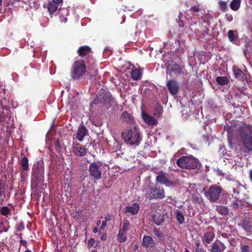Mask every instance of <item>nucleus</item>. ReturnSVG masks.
Here are the masks:
<instances>
[{"instance_id":"1","label":"nucleus","mask_w":252,"mask_h":252,"mask_svg":"<svg viewBox=\"0 0 252 252\" xmlns=\"http://www.w3.org/2000/svg\"><path fill=\"white\" fill-rule=\"evenodd\" d=\"M244 147L248 151H252V127L243 124L239 130Z\"/></svg>"},{"instance_id":"2","label":"nucleus","mask_w":252,"mask_h":252,"mask_svg":"<svg viewBox=\"0 0 252 252\" xmlns=\"http://www.w3.org/2000/svg\"><path fill=\"white\" fill-rule=\"evenodd\" d=\"M122 136L125 142L130 145H137L141 140L140 133L135 127L122 132Z\"/></svg>"},{"instance_id":"3","label":"nucleus","mask_w":252,"mask_h":252,"mask_svg":"<svg viewBox=\"0 0 252 252\" xmlns=\"http://www.w3.org/2000/svg\"><path fill=\"white\" fill-rule=\"evenodd\" d=\"M86 72V65L82 60L74 62L71 67V76L74 79H77L82 76Z\"/></svg>"},{"instance_id":"4","label":"nucleus","mask_w":252,"mask_h":252,"mask_svg":"<svg viewBox=\"0 0 252 252\" xmlns=\"http://www.w3.org/2000/svg\"><path fill=\"white\" fill-rule=\"evenodd\" d=\"M177 164L183 168L194 169L197 166L198 161L191 157L183 156L178 159Z\"/></svg>"},{"instance_id":"5","label":"nucleus","mask_w":252,"mask_h":252,"mask_svg":"<svg viewBox=\"0 0 252 252\" xmlns=\"http://www.w3.org/2000/svg\"><path fill=\"white\" fill-rule=\"evenodd\" d=\"M222 188L217 185H213L210 187L205 191L206 197L211 202L218 200L222 193Z\"/></svg>"},{"instance_id":"6","label":"nucleus","mask_w":252,"mask_h":252,"mask_svg":"<svg viewBox=\"0 0 252 252\" xmlns=\"http://www.w3.org/2000/svg\"><path fill=\"white\" fill-rule=\"evenodd\" d=\"M44 163L42 160L34 164L32 168V177L37 181L42 182L44 179Z\"/></svg>"},{"instance_id":"7","label":"nucleus","mask_w":252,"mask_h":252,"mask_svg":"<svg viewBox=\"0 0 252 252\" xmlns=\"http://www.w3.org/2000/svg\"><path fill=\"white\" fill-rule=\"evenodd\" d=\"M147 193L150 198H163L165 197V192L162 188L157 185L149 188Z\"/></svg>"},{"instance_id":"8","label":"nucleus","mask_w":252,"mask_h":252,"mask_svg":"<svg viewBox=\"0 0 252 252\" xmlns=\"http://www.w3.org/2000/svg\"><path fill=\"white\" fill-rule=\"evenodd\" d=\"M89 171L90 176H92L94 179L98 180L101 178V172L98 165L96 163L93 162L90 164Z\"/></svg>"},{"instance_id":"9","label":"nucleus","mask_w":252,"mask_h":252,"mask_svg":"<svg viewBox=\"0 0 252 252\" xmlns=\"http://www.w3.org/2000/svg\"><path fill=\"white\" fill-rule=\"evenodd\" d=\"M156 181L161 184L165 185L167 187L172 186L175 184V182L170 181L166 177V174L162 172L157 173Z\"/></svg>"},{"instance_id":"10","label":"nucleus","mask_w":252,"mask_h":252,"mask_svg":"<svg viewBox=\"0 0 252 252\" xmlns=\"http://www.w3.org/2000/svg\"><path fill=\"white\" fill-rule=\"evenodd\" d=\"M125 213H129L131 215H135L137 214L139 210V205L137 203H134L131 205H128L124 208Z\"/></svg>"},{"instance_id":"11","label":"nucleus","mask_w":252,"mask_h":252,"mask_svg":"<svg viewBox=\"0 0 252 252\" xmlns=\"http://www.w3.org/2000/svg\"><path fill=\"white\" fill-rule=\"evenodd\" d=\"M225 249V247L222 243L216 241L212 244L209 251L211 252H223Z\"/></svg>"},{"instance_id":"12","label":"nucleus","mask_w":252,"mask_h":252,"mask_svg":"<svg viewBox=\"0 0 252 252\" xmlns=\"http://www.w3.org/2000/svg\"><path fill=\"white\" fill-rule=\"evenodd\" d=\"M167 87L170 93L172 95H175L178 93L179 86L176 82L174 81H169L167 82Z\"/></svg>"},{"instance_id":"13","label":"nucleus","mask_w":252,"mask_h":252,"mask_svg":"<svg viewBox=\"0 0 252 252\" xmlns=\"http://www.w3.org/2000/svg\"><path fill=\"white\" fill-rule=\"evenodd\" d=\"M161 213L160 210H157L155 213L152 215L153 221L158 225H159L165 220L163 215H161Z\"/></svg>"},{"instance_id":"14","label":"nucleus","mask_w":252,"mask_h":252,"mask_svg":"<svg viewBox=\"0 0 252 252\" xmlns=\"http://www.w3.org/2000/svg\"><path fill=\"white\" fill-rule=\"evenodd\" d=\"M141 115L143 121L147 124L150 125H155L157 123V121L155 118L150 116L149 115L143 112H142Z\"/></svg>"},{"instance_id":"15","label":"nucleus","mask_w":252,"mask_h":252,"mask_svg":"<svg viewBox=\"0 0 252 252\" xmlns=\"http://www.w3.org/2000/svg\"><path fill=\"white\" fill-rule=\"evenodd\" d=\"M142 245L146 248H152L154 246V241L151 237L145 235L143 238Z\"/></svg>"},{"instance_id":"16","label":"nucleus","mask_w":252,"mask_h":252,"mask_svg":"<svg viewBox=\"0 0 252 252\" xmlns=\"http://www.w3.org/2000/svg\"><path fill=\"white\" fill-rule=\"evenodd\" d=\"M73 152L76 155L82 157L86 154L87 150L85 147L76 145L73 147Z\"/></svg>"},{"instance_id":"17","label":"nucleus","mask_w":252,"mask_h":252,"mask_svg":"<svg viewBox=\"0 0 252 252\" xmlns=\"http://www.w3.org/2000/svg\"><path fill=\"white\" fill-rule=\"evenodd\" d=\"M215 234L213 232H206L203 237V241L207 244H210L214 239Z\"/></svg>"},{"instance_id":"18","label":"nucleus","mask_w":252,"mask_h":252,"mask_svg":"<svg viewBox=\"0 0 252 252\" xmlns=\"http://www.w3.org/2000/svg\"><path fill=\"white\" fill-rule=\"evenodd\" d=\"M87 132V129L84 126H81L78 129L77 132V138L80 141H81L83 139L84 136L86 135Z\"/></svg>"},{"instance_id":"19","label":"nucleus","mask_w":252,"mask_h":252,"mask_svg":"<svg viewBox=\"0 0 252 252\" xmlns=\"http://www.w3.org/2000/svg\"><path fill=\"white\" fill-rule=\"evenodd\" d=\"M60 6L56 3H53L52 1H50L47 4V8L50 14H52L55 13Z\"/></svg>"},{"instance_id":"20","label":"nucleus","mask_w":252,"mask_h":252,"mask_svg":"<svg viewBox=\"0 0 252 252\" xmlns=\"http://www.w3.org/2000/svg\"><path fill=\"white\" fill-rule=\"evenodd\" d=\"M142 74L140 70L137 69H132L131 71V76L133 80H137L141 77Z\"/></svg>"},{"instance_id":"21","label":"nucleus","mask_w":252,"mask_h":252,"mask_svg":"<svg viewBox=\"0 0 252 252\" xmlns=\"http://www.w3.org/2000/svg\"><path fill=\"white\" fill-rule=\"evenodd\" d=\"M90 48L88 46H82L78 49V52L80 56H84L90 53Z\"/></svg>"},{"instance_id":"22","label":"nucleus","mask_w":252,"mask_h":252,"mask_svg":"<svg viewBox=\"0 0 252 252\" xmlns=\"http://www.w3.org/2000/svg\"><path fill=\"white\" fill-rule=\"evenodd\" d=\"M122 119L123 121L130 123L132 121V116L127 112H124L122 114Z\"/></svg>"},{"instance_id":"23","label":"nucleus","mask_w":252,"mask_h":252,"mask_svg":"<svg viewBox=\"0 0 252 252\" xmlns=\"http://www.w3.org/2000/svg\"><path fill=\"white\" fill-rule=\"evenodd\" d=\"M117 238L120 242L123 243L125 242L126 240V232L119 230Z\"/></svg>"},{"instance_id":"24","label":"nucleus","mask_w":252,"mask_h":252,"mask_svg":"<svg viewBox=\"0 0 252 252\" xmlns=\"http://www.w3.org/2000/svg\"><path fill=\"white\" fill-rule=\"evenodd\" d=\"M240 3L241 0H233L230 5V8L233 10L236 11L239 8Z\"/></svg>"},{"instance_id":"25","label":"nucleus","mask_w":252,"mask_h":252,"mask_svg":"<svg viewBox=\"0 0 252 252\" xmlns=\"http://www.w3.org/2000/svg\"><path fill=\"white\" fill-rule=\"evenodd\" d=\"M216 80L218 84L222 86L227 84L228 82V79L226 77H218Z\"/></svg>"},{"instance_id":"26","label":"nucleus","mask_w":252,"mask_h":252,"mask_svg":"<svg viewBox=\"0 0 252 252\" xmlns=\"http://www.w3.org/2000/svg\"><path fill=\"white\" fill-rule=\"evenodd\" d=\"M17 3H18V4L19 6H21L23 8H24L25 7L24 4L28 5L30 3V0H14L13 4L15 5H17Z\"/></svg>"},{"instance_id":"27","label":"nucleus","mask_w":252,"mask_h":252,"mask_svg":"<svg viewBox=\"0 0 252 252\" xmlns=\"http://www.w3.org/2000/svg\"><path fill=\"white\" fill-rule=\"evenodd\" d=\"M217 210L220 214L226 215L228 214V210L226 207L220 206L217 207Z\"/></svg>"},{"instance_id":"28","label":"nucleus","mask_w":252,"mask_h":252,"mask_svg":"<svg viewBox=\"0 0 252 252\" xmlns=\"http://www.w3.org/2000/svg\"><path fill=\"white\" fill-rule=\"evenodd\" d=\"M129 227V221L127 220H124L123 223L122 227L120 229V230L126 232V231L128 229Z\"/></svg>"},{"instance_id":"29","label":"nucleus","mask_w":252,"mask_h":252,"mask_svg":"<svg viewBox=\"0 0 252 252\" xmlns=\"http://www.w3.org/2000/svg\"><path fill=\"white\" fill-rule=\"evenodd\" d=\"M21 165L24 170H27L29 167L28 159L26 157H24L21 160Z\"/></svg>"},{"instance_id":"30","label":"nucleus","mask_w":252,"mask_h":252,"mask_svg":"<svg viewBox=\"0 0 252 252\" xmlns=\"http://www.w3.org/2000/svg\"><path fill=\"white\" fill-rule=\"evenodd\" d=\"M228 36L230 41L233 43H235L236 41V38L234 33L232 31H229L228 32Z\"/></svg>"},{"instance_id":"31","label":"nucleus","mask_w":252,"mask_h":252,"mask_svg":"<svg viewBox=\"0 0 252 252\" xmlns=\"http://www.w3.org/2000/svg\"><path fill=\"white\" fill-rule=\"evenodd\" d=\"M176 218L180 224H182L184 222L185 219L182 213L180 212H177L176 214Z\"/></svg>"},{"instance_id":"32","label":"nucleus","mask_w":252,"mask_h":252,"mask_svg":"<svg viewBox=\"0 0 252 252\" xmlns=\"http://www.w3.org/2000/svg\"><path fill=\"white\" fill-rule=\"evenodd\" d=\"M162 114V109L161 106H158L154 111V115L158 117H160Z\"/></svg>"},{"instance_id":"33","label":"nucleus","mask_w":252,"mask_h":252,"mask_svg":"<svg viewBox=\"0 0 252 252\" xmlns=\"http://www.w3.org/2000/svg\"><path fill=\"white\" fill-rule=\"evenodd\" d=\"M220 8L222 11H224L227 8L226 2L220 0L219 2Z\"/></svg>"},{"instance_id":"34","label":"nucleus","mask_w":252,"mask_h":252,"mask_svg":"<svg viewBox=\"0 0 252 252\" xmlns=\"http://www.w3.org/2000/svg\"><path fill=\"white\" fill-rule=\"evenodd\" d=\"M190 10L192 12L197 13L202 11L203 9L202 8V7L200 6V5H195L191 7Z\"/></svg>"},{"instance_id":"35","label":"nucleus","mask_w":252,"mask_h":252,"mask_svg":"<svg viewBox=\"0 0 252 252\" xmlns=\"http://www.w3.org/2000/svg\"><path fill=\"white\" fill-rule=\"evenodd\" d=\"M0 212L2 215L7 216L10 213V210L7 207L3 206L1 208Z\"/></svg>"},{"instance_id":"36","label":"nucleus","mask_w":252,"mask_h":252,"mask_svg":"<svg viewBox=\"0 0 252 252\" xmlns=\"http://www.w3.org/2000/svg\"><path fill=\"white\" fill-rule=\"evenodd\" d=\"M201 19L203 20V22L206 23L208 24L209 23V19L212 18V16L210 14H206L204 16H201Z\"/></svg>"},{"instance_id":"37","label":"nucleus","mask_w":252,"mask_h":252,"mask_svg":"<svg viewBox=\"0 0 252 252\" xmlns=\"http://www.w3.org/2000/svg\"><path fill=\"white\" fill-rule=\"evenodd\" d=\"M234 73L236 77H239L243 74L242 71L237 67H235L233 69Z\"/></svg>"},{"instance_id":"38","label":"nucleus","mask_w":252,"mask_h":252,"mask_svg":"<svg viewBox=\"0 0 252 252\" xmlns=\"http://www.w3.org/2000/svg\"><path fill=\"white\" fill-rule=\"evenodd\" d=\"M183 17V14L182 13H180L179 15V19L177 20L178 22L179 23V25L180 27H183L184 26V22Z\"/></svg>"},{"instance_id":"39","label":"nucleus","mask_w":252,"mask_h":252,"mask_svg":"<svg viewBox=\"0 0 252 252\" xmlns=\"http://www.w3.org/2000/svg\"><path fill=\"white\" fill-rule=\"evenodd\" d=\"M95 243V240L94 238H91L89 240L88 243V246L89 248H91L93 246Z\"/></svg>"},{"instance_id":"40","label":"nucleus","mask_w":252,"mask_h":252,"mask_svg":"<svg viewBox=\"0 0 252 252\" xmlns=\"http://www.w3.org/2000/svg\"><path fill=\"white\" fill-rule=\"evenodd\" d=\"M252 225L249 224H244L243 225V228L244 229L246 230L247 231H250L251 229Z\"/></svg>"},{"instance_id":"41","label":"nucleus","mask_w":252,"mask_h":252,"mask_svg":"<svg viewBox=\"0 0 252 252\" xmlns=\"http://www.w3.org/2000/svg\"><path fill=\"white\" fill-rule=\"evenodd\" d=\"M241 252H250L249 247L247 245L241 247Z\"/></svg>"},{"instance_id":"42","label":"nucleus","mask_w":252,"mask_h":252,"mask_svg":"<svg viewBox=\"0 0 252 252\" xmlns=\"http://www.w3.org/2000/svg\"><path fill=\"white\" fill-rule=\"evenodd\" d=\"M4 185L1 180H0V196L3 193Z\"/></svg>"},{"instance_id":"43","label":"nucleus","mask_w":252,"mask_h":252,"mask_svg":"<svg viewBox=\"0 0 252 252\" xmlns=\"http://www.w3.org/2000/svg\"><path fill=\"white\" fill-rule=\"evenodd\" d=\"M155 235L158 236V237H160L162 236V234L158 230H154Z\"/></svg>"},{"instance_id":"44","label":"nucleus","mask_w":252,"mask_h":252,"mask_svg":"<svg viewBox=\"0 0 252 252\" xmlns=\"http://www.w3.org/2000/svg\"><path fill=\"white\" fill-rule=\"evenodd\" d=\"M51 1H52L53 3H56L60 6L63 2V0H51Z\"/></svg>"},{"instance_id":"45","label":"nucleus","mask_w":252,"mask_h":252,"mask_svg":"<svg viewBox=\"0 0 252 252\" xmlns=\"http://www.w3.org/2000/svg\"><path fill=\"white\" fill-rule=\"evenodd\" d=\"M106 226V221H103L101 224V226H100V229L101 230H103L104 229V228L105 227V226Z\"/></svg>"},{"instance_id":"46","label":"nucleus","mask_w":252,"mask_h":252,"mask_svg":"<svg viewBox=\"0 0 252 252\" xmlns=\"http://www.w3.org/2000/svg\"><path fill=\"white\" fill-rule=\"evenodd\" d=\"M107 238V236H106V234H102L101 237H100V239L102 240H104L106 239Z\"/></svg>"},{"instance_id":"47","label":"nucleus","mask_w":252,"mask_h":252,"mask_svg":"<svg viewBox=\"0 0 252 252\" xmlns=\"http://www.w3.org/2000/svg\"><path fill=\"white\" fill-rule=\"evenodd\" d=\"M98 232V229L97 227H94V229H93V232L94 233H96Z\"/></svg>"},{"instance_id":"48","label":"nucleus","mask_w":252,"mask_h":252,"mask_svg":"<svg viewBox=\"0 0 252 252\" xmlns=\"http://www.w3.org/2000/svg\"><path fill=\"white\" fill-rule=\"evenodd\" d=\"M233 192L234 194H238L239 192L235 189H233Z\"/></svg>"},{"instance_id":"49","label":"nucleus","mask_w":252,"mask_h":252,"mask_svg":"<svg viewBox=\"0 0 252 252\" xmlns=\"http://www.w3.org/2000/svg\"><path fill=\"white\" fill-rule=\"evenodd\" d=\"M232 204L234 207H237L238 206V204L236 203L233 202Z\"/></svg>"},{"instance_id":"50","label":"nucleus","mask_w":252,"mask_h":252,"mask_svg":"<svg viewBox=\"0 0 252 252\" xmlns=\"http://www.w3.org/2000/svg\"><path fill=\"white\" fill-rule=\"evenodd\" d=\"M105 219L106 220H109L111 219V217L108 216V217H105Z\"/></svg>"},{"instance_id":"51","label":"nucleus","mask_w":252,"mask_h":252,"mask_svg":"<svg viewBox=\"0 0 252 252\" xmlns=\"http://www.w3.org/2000/svg\"><path fill=\"white\" fill-rule=\"evenodd\" d=\"M100 222H101L100 220H98L97 221V226H99L100 224Z\"/></svg>"},{"instance_id":"52","label":"nucleus","mask_w":252,"mask_h":252,"mask_svg":"<svg viewBox=\"0 0 252 252\" xmlns=\"http://www.w3.org/2000/svg\"><path fill=\"white\" fill-rule=\"evenodd\" d=\"M200 251L201 252H205V251H204V250H203V251H202V250H200ZM199 252V250H197V251H196V252Z\"/></svg>"},{"instance_id":"53","label":"nucleus","mask_w":252,"mask_h":252,"mask_svg":"<svg viewBox=\"0 0 252 252\" xmlns=\"http://www.w3.org/2000/svg\"><path fill=\"white\" fill-rule=\"evenodd\" d=\"M199 245H200V244H199V243H197L196 244V245L197 247H199Z\"/></svg>"},{"instance_id":"54","label":"nucleus","mask_w":252,"mask_h":252,"mask_svg":"<svg viewBox=\"0 0 252 252\" xmlns=\"http://www.w3.org/2000/svg\"><path fill=\"white\" fill-rule=\"evenodd\" d=\"M91 252H96V251L95 250H93L91 251Z\"/></svg>"},{"instance_id":"55","label":"nucleus","mask_w":252,"mask_h":252,"mask_svg":"<svg viewBox=\"0 0 252 252\" xmlns=\"http://www.w3.org/2000/svg\"><path fill=\"white\" fill-rule=\"evenodd\" d=\"M2 3V0H0V6L1 5Z\"/></svg>"},{"instance_id":"56","label":"nucleus","mask_w":252,"mask_h":252,"mask_svg":"<svg viewBox=\"0 0 252 252\" xmlns=\"http://www.w3.org/2000/svg\"><path fill=\"white\" fill-rule=\"evenodd\" d=\"M25 252H31L30 251L27 250V251H26Z\"/></svg>"},{"instance_id":"57","label":"nucleus","mask_w":252,"mask_h":252,"mask_svg":"<svg viewBox=\"0 0 252 252\" xmlns=\"http://www.w3.org/2000/svg\"><path fill=\"white\" fill-rule=\"evenodd\" d=\"M66 20H67V19H66V18H65V19H64V22H65L66 21Z\"/></svg>"},{"instance_id":"58","label":"nucleus","mask_w":252,"mask_h":252,"mask_svg":"<svg viewBox=\"0 0 252 252\" xmlns=\"http://www.w3.org/2000/svg\"><path fill=\"white\" fill-rule=\"evenodd\" d=\"M186 252H189V251L188 250H186Z\"/></svg>"}]
</instances>
